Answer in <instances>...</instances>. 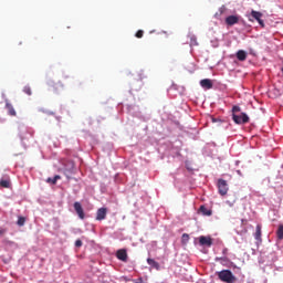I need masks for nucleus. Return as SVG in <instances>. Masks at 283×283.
Returning a JSON list of instances; mask_svg holds the SVG:
<instances>
[{
	"label": "nucleus",
	"instance_id": "25",
	"mask_svg": "<svg viewBox=\"0 0 283 283\" xmlns=\"http://www.w3.org/2000/svg\"><path fill=\"white\" fill-rule=\"evenodd\" d=\"M232 112H234V113H235V112H240V106H233V107H232Z\"/></svg>",
	"mask_w": 283,
	"mask_h": 283
},
{
	"label": "nucleus",
	"instance_id": "29",
	"mask_svg": "<svg viewBox=\"0 0 283 283\" xmlns=\"http://www.w3.org/2000/svg\"><path fill=\"white\" fill-rule=\"evenodd\" d=\"M3 231L0 230V235H2Z\"/></svg>",
	"mask_w": 283,
	"mask_h": 283
},
{
	"label": "nucleus",
	"instance_id": "22",
	"mask_svg": "<svg viewBox=\"0 0 283 283\" xmlns=\"http://www.w3.org/2000/svg\"><path fill=\"white\" fill-rule=\"evenodd\" d=\"M23 92L27 96H32V88L30 86H24Z\"/></svg>",
	"mask_w": 283,
	"mask_h": 283
},
{
	"label": "nucleus",
	"instance_id": "18",
	"mask_svg": "<svg viewBox=\"0 0 283 283\" xmlns=\"http://www.w3.org/2000/svg\"><path fill=\"white\" fill-rule=\"evenodd\" d=\"M59 84H61V82L54 83V81H50L49 82V87H52V90H54V92H57L59 91Z\"/></svg>",
	"mask_w": 283,
	"mask_h": 283
},
{
	"label": "nucleus",
	"instance_id": "4",
	"mask_svg": "<svg viewBox=\"0 0 283 283\" xmlns=\"http://www.w3.org/2000/svg\"><path fill=\"white\" fill-rule=\"evenodd\" d=\"M251 17H252V19L258 21V23H259V25H261V28H264V20H262V12L252 10Z\"/></svg>",
	"mask_w": 283,
	"mask_h": 283
},
{
	"label": "nucleus",
	"instance_id": "16",
	"mask_svg": "<svg viewBox=\"0 0 283 283\" xmlns=\"http://www.w3.org/2000/svg\"><path fill=\"white\" fill-rule=\"evenodd\" d=\"M0 187H3V189H10V179L0 180Z\"/></svg>",
	"mask_w": 283,
	"mask_h": 283
},
{
	"label": "nucleus",
	"instance_id": "15",
	"mask_svg": "<svg viewBox=\"0 0 283 283\" xmlns=\"http://www.w3.org/2000/svg\"><path fill=\"white\" fill-rule=\"evenodd\" d=\"M61 180V176L59 175H55L53 178L52 177H49L46 179V182H49L50 185H56V182Z\"/></svg>",
	"mask_w": 283,
	"mask_h": 283
},
{
	"label": "nucleus",
	"instance_id": "7",
	"mask_svg": "<svg viewBox=\"0 0 283 283\" xmlns=\"http://www.w3.org/2000/svg\"><path fill=\"white\" fill-rule=\"evenodd\" d=\"M254 240H256V244H262V224L256 226Z\"/></svg>",
	"mask_w": 283,
	"mask_h": 283
},
{
	"label": "nucleus",
	"instance_id": "8",
	"mask_svg": "<svg viewBox=\"0 0 283 283\" xmlns=\"http://www.w3.org/2000/svg\"><path fill=\"white\" fill-rule=\"evenodd\" d=\"M227 25H235L237 23H240V17L239 15H229L226 18Z\"/></svg>",
	"mask_w": 283,
	"mask_h": 283
},
{
	"label": "nucleus",
	"instance_id": "28",
	"mask_svg": "<svg viewBox=\"0 0 283 283\" xmlns=\"http://www.w3.org/2000/svg\"><path fill=\"white\" fill-rule=\"evenodd\" d=\"M220 12H221V14H222V12H224V7H222V8L220 9Z\"/></svg>",
	"mask_w": 283,
	"mask_h": 283
},
{
	"label": "nucleus",
	"instance_id": "11",
	"mask_svg": "<svg viewBox=\"0 0 283 283\" xmlns=\"http://www.w3.org/2000/svg\"><path fill=\"white\" fill-rule=\"evenodd\" d=\"M107 218V208H99L96 212V220H105Z\"/></svg>",
	"mask_w": 283,
	"mask_h": 283
},
{
	"label": "nucleus",
	"instance_id": "24",
	"mask_svg": "<svg viewBox=\"0 0 283 283\" xmlns=\"http://www.w3.org/2000/svg\"><path fill=\"white\" fill-rule=\"evenodd\" d=\"M75 247L81 248L83 247V241H81L80 239L75 241Z\"/></svg>",
	"mask_w": 283,
	"mask_h": 283
},
{
	"label": "nucleus",
	"instance_id": "30",
	"mask_svg": "<svg viewBox=\"0 0 283 283\" xmlns=\"http://www.w3.org/2000/svg\"><path fill=\"white\" fill-rule=\"evenodd\" d=\"M60 87H63V85H62V84H60Z\"/></svg>",
	"mask_w": 283,
	"mask_h": 283
},
{
	"label": "nucleus",
	"instance_id": "21",
	"mask_svg": "<svg viewBox=\"0 0 283 283\" xmlns=\"http://www.w3.org/2000/svg\"><path fill=\"white\" fill-rule=\"evenodd\" d=\"M187 242H189V234L188 233H184L181 235V243L182 244H187Z\"/></svg>",
	"mask_w": 283,
	"mask_h": 283
},
{
	"label": "nucleus",
	"instance_id": "27",
	"mask_svg": "<svg viewBox=\"0 0 283 283\" xmlns=\"http://www.w3.org/2000/svg\"><path fill=\"white\" fill-rule=\"evenodd\" d=\"M217 260H221V263H222V262H227V259H224V258L217 259Z\"/></svg>",
	"mask_w": 283,
	"mask_h": 283
},
{
	"label": "nucleus",
	"instance_id": "10",
	"mask_svg": "<svg viewBox=\"0 0 283 283\" xmlns=\"http://www.w3.org/2000/svg\"><path fill=\"white\" fill-rule=\"evenodd\" d=\"M200 85L203 90H212L213 88V82L210 78L201 80Z\"/></svg>",
	"mask_w": 283,
	"mask_h": 283
},
{
	"label": "nucleus",
	"instance_id": "20",
	"mask_svg": "<svg viewBox=\"0 0 283 283\" xmlns=\"http://www.w3.org/2000/svg\"><path fill=\"white\" fill-rule=\"evenodd\" d=\"M18 227H23L25 224V218L19 217L17 221Z\"/></svg>",
	"mask_w": 283,
	"mask_h": 283
},
{
	"label": "nucleus",
	"instance_id": "2",
	"mask_svg": "<svg viewBox=\"0 0 283 283\" xmlns=\"http://www.w3.org/2000/svg\"><path fill=\"white\" fill-rule=\"evenodd\" d=\"M232 119L237 125H244L249 123V115L247 113H241V115L233 114Z\"/></svg>",
	"mask_w": 283,
	"mask_h": 283
},
{
	"label": "nucleus",
	"instance_id": "19",
	"mask_svg": "<svg viewBox=\"0 0 283 283\" xmlns=\"http://www.w3.org/2000/svg\"><path fill=\"white\" fill-rule=\"evenodd\" d=\"M199 210L203 216H211V210L207 209L205 206H201Z\"/></svg>",
	"mask_w": 283,
	"mask_h": 283
},
{
	"label": "nucleus",
	"instance_id": "3",
	"mask_svg": "<svg viewBox=\"0 0 283 283\" xmlns=\"http://www.w3.org/2000/svg\"><path fill=\"white\" fill-rule=\"evenodd\" d=\"M218 189H219L220 196H227V193L229 191V185L227 184V180L219 179L218 180Z\"/></svg>",
	"mask_w": 283,
	"mask_h": 283
},
{
	"label": "nucleus",
	"instance_id": "26",
	"mask_svg": "<svg viewBox=\"0 0 283 283\" xmlns=\"http://www.w3.org/2000/svg\"><path fill=\"white\" fill-rule=\"evenodd\" d=\"M134 283H143V277H139L137 281H135Z\"/></svg>",
	"mask_w": 283,
	"mask_h": 283
},
{
	"label": "nucleus",
	"instance_id": "13",
	"mask_svg": "<svg viewBox=\"0 0 283 283\" xmlns=\"http://www.w3.org/2000/svg\"><path fill=\"white\" fill-rule=\"evenodd\" d=\"M147 264H149V266H151L153 269H156V271H160V263H158L156 260L148 258Z\"/></svg>",
	"mask_w": 283,
	"mask_h": 283
},
{
	"label": "nucleus",
	"instance_id": "1",
	"mask_svg": "<svg viewBox=\"0 0 283 283\" xmlns=\"http://www.w3.org/2000/svg\"><path fill=\"white\" fill-rule=\"evenodd\" d=\"M217 275L221 282H226V283L238 282V277H235V275H233V272H231V270H222L220 272H217Z\"/></svg>",
	"mask_w": 283,
	"mask_h": 283
},
{
	"label": "nucleus",
	"instance_id": "23",
	"mask_svg": "<svg viewBox=\"0 0 283 283\" xmlns=\"http://www.w3.org/2000/svg\"><path fill=\"white\" fill-rule=\"evenodd\" d=\"M144 34H145V31L138 30V31L136 32L135 36H136L137 39H143V35H144Z\"/></svg>",
	"mask_w": 283,
	"mask_h": 283
},
{
	"label": "nucleus",
	"instance_id": "9",
	"mask_svg": "<svg viewBox=\"0 0 283 283\" xmlns=\"http://www.w3.org/2000/svg\"><path fill=\"white\" fill-rule=\"evenodd\" d=\"M117 260H120L122 262H127V250L119 249L116 252Z\"/></svg>",
	"mask_w": 283,
	"mask_h": 283
},
{
	"label": "nucleus",
	"instance_id": "6",
	"mask_svg": "<svg viewBox=\"0 0 283 283\" xmlns=\"http://www.w3.org/2000/svg\"><path fill=\"white\" fill-rule=\"evenodd\" d=\"M74 209L81 220H85V212L83 211V206H81V202L76 201L74 203Z\"/></svg>",
	"mask_w": 283,
	"mask_h": 283
},
{
	"label": "nucleus",
	"instance_id": "12",
	"mask_svg": "<svg viewBox=\"0 0 283 283\" xmlns=\"http://www.w3.org/2000/svg\"><path fill=\"white\" fill-rule=\"evenodd\" d=\"M6 109L8 111L9 116H17V111L10 102H6Z\"/></svg>",
	"mask_w": 283,
	"mask_h": 283
},
{
	"label": "nucleus",
	"instance_id": "5",
	"mask_svg": "<svg viewBox=\"0 0 283 283\" xmlns=\"http://www.w3.org/2000/svg\"><path fill=\"white\" fill-rule=\"evenodd\" d=\"M199 244L201 247H212L213 239H211V237L201 235V237H199Z\"/></svg>",
	"mask_w": 283,
	"mask_h": 283
},
{
	"label": "nucleus",
	"instance_id": "14",
	"mask_svg": "<svg viewBox=\"0 0 283 283\" xmlns=\"http://www.w3.org/2000/svg\"><path fill=\"white\" fill-rule=\"evenodd\" d=\"M238 61H247V52L244 50H239L237 52Z\"/></svg>",
	"mask_w": 283,
	"mask_h": 283
},
{
	"label": "nucleus",
	"instance_id": "17",
	"mask_svg": "<svg viewBox=\"0 0 283 283\" xmlns=\"http://www.w3.org/2000/svg\"><path fill=\"white\" fill-rule=\"evenodd\" d=\"M276 238L277 240H282L283 239V224H280L277 230H276Z\"/></svg>",
	"mask_w": 283,
	"mask_h": 283
}]
</instances>
